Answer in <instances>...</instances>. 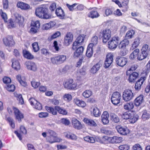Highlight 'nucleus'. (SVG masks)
<instances>
[{
	"instance_id": "58836bf2",
	"label": "nucleus",
	"mask_w": 150,
	"mask_h": 150,
	"mask_svg": "<svg viewBox=\"0 0 150 150\" xmlns=\"http://www.w3.org/2000/svg\"><path fill=\"white\" fill-rule=\"evenodd\" d=\"M110 117L112 122L116 123L119 122L120 120L119 117L115 114L111 113L110 115Z\"/></svg>"
},
{
	"instance_id": "864d4df0",
	"label": "nucleus",
	"mask_w": 150,
	"mask_h": 150,
	"mask_svg": "<svg viewBox=\"0 0 150 150\" xmlns=\"http://www.w3.org/2000/svg\"><path fill=\"white\" fill-rule=\"evenodd\" d=\"M91 95L92 92L90 90H86L83 93V96L86 98L89 97Z\"/></svg>"
},
{
	"instance_id": "9d476101",
	"label": "nucleus",
	"mask_w": 150,
	"mask_h": 150,
	"mask_svg": "<svg viewBox=\"0 0 150 150\" xmlns=\"http://www.w3.org/2000/svg\"><path fill=\"white\" fill-rule=\"evenodd\" d=\"M115 128L117 132L121 134L126 135L129 133V130L126 127L118 125L115 127Z\"/></svg>"
},
{
	"instance_id": "a19ab883",
	"label": "nucleus",
	"mask_w": 150,
	"mask_h": 150,
	"mask_svg": "<svg viewBox=\"0 0 150 150\" xmlns=\"http://www.w3.org/2000/svg\"><path fill=\"white\" fill-rule=\"evenodd\" d=\"M100 67V65L98 63L94 65L91 69V72L93 74H95L99 69Z\"/></svg>"
},
{
	"instance_id": "4468645a",
	"label": "nucleus",
	"mask_w": 150,
	"mask_h": 150,
	"mask_svg": "<svg viewBox=\"0 0 150 150\" xmlns=\"http://www.w3.org/2000/svg\"><path fill=\"white\" fill-rule=\"evenodd\" d=\"M103 42L105 43L111 37V31L110 29H105L103 32Z\"/></svg>"
},
{
	"instance_id": "338daca9",
	"label": "nucleus",
	"mask_w": 150,
	"mask_h": 150,
	"mask_svg": "<svg viewBox=\"0 0 150 150\" xmlns=\"http://www.w3.org/2000/svg\"><path fill=\"white\" fill-rule=\"evenodd\" d=\"M62 123L66 125H68L70 124L69 121L66 118H62L61 120Z\"/></svg>"
},
{
	"instance_id": "ddd939ff",
	"label": "nucleus",
	"mask_w": 150,
	"mask_h": 150,
	"mask_svg": "<svg viewBox=\"0 0 150 150\" xmlns=\"http://www.w3.org/2000/svg\"><path fill=\"white\" fill-rule=\"evenodd\" d=\"M31 28L30 32L33 33H36L40 27V23L38 21L33 22L31 24Z\"/></svg>"
},
{
	"instance_id": "20e7f679",
	"label": "nucleus",
	"mask_w": 150,
	"mask_h": 150,
	"mask_svg": "<svg viewBox=\"0 0 150 150\" xmlns=\"http://www.w3.org/2000/svg\"><path fill=\"white\" fill-rule=\"evenodd\" d=\"M35 13L37 16L43 19H49L51 17L46 10H36Z\"/></svg>"
},
{
	"instance_id": "a878e982",
	"label": "nucleus",
	"mask_w": 150,
	"mask_h": 150,
	"mask_svg": "<svg viewBox=\"0 0 150 150\" xmlns=\"http://www.w3.org/2000/svg\"><path fill=\"white\" fill-rule=\"evenodd\" d=\"M83 121L87 125L92 127H96L97 125L96 122L93 120L84 118Z\"/></svg>"
},
{
	"instance_id": "69168bd1",
	"label": "nucleus",
	"mask_w": 150,
	"mask_h": 150,
	"mask_svg": "<svg viewBox=\"0 0 150 150\" xmlns=\"http://www.w3.org/2000/svg\"><path fill=\"white\" fill-rule=\"evenodd\" d=\"M63 97L65 100L68 101L71 100L72 99L71 95L69 94H65L64 95Z\"/></svg>"
},
{
	"instance_id": "09e8293b",
	"label": "nucleus",
	"mask_w": 150,
	"mask_h": 150,
	"mask_svg": "<svg viewBox=\"0 0 150 150\" xmlns=\"http://www.w3.org/2000/svg\"><path fill=\"white\" fill-rule=\"evenodd\" d=\"M88 16L93 18L97 17L98 16V14L96 11H93L90 12Z\"/></svg>"
},
{
	"instance_id": "423d86ee",
	"label": "nucleus",
	"mask_w": 150,
	"mask_h": 150,
	"mask_svg": "<svg viewBox=\"0 0 150 150\" xmlns=\"http://www.w3.org/2000/svg\"><path fill=\"white\" fill-rule=\"evenodd\" d=\"M121 96L120 93L115 92L113 93L111 98L112 103L114 105H117L120 102Z\"/></svg>"
},
{
	"instance_id": "0e129e2a",
	"label": "nucleus",
	"mask_w": 150,
	"mask_h": 150,
	"mask_svg": "<svg viewBox=\"0 0 150 150\" xmlns=\"http://www.w3.org/2000/svg\"><path fill=\"white\" fill-rule=\"evenodd\" d=\"M8 28H15L16 26L14 24V23L13 21L11 19H10L8 21Z\"/></svg>"
},
{
	"instance_id": "5fc2aeb1",
	"label": "nucleus",
	"mask_w": 150,
	"mask_h": 150,
	"mask_svg": "<svg viewBox=\"0 0 150 150\" xmlns=\"http://www.w3.org/2000/svg\"><path fill=\"white\" fill-rule=\"evenodd\" d=\"M93 114L95 117H98L100 116L101 113L99 109L97 108L96 107L93 109Z\"/></svg>"
},
{
	"instance_id": "4be33fe9",
	"label": "nucleus",
	"mask_w": 150,
	"mask_h": 150,
	"mask_svg": "<svg viewBox=\"0 0 150 150\" xmlns=\"http://www.w3.org/2000/svg\"><path fill=\"white\" fill-rule=\"evenodd\" d=\"M113 55H107L106 56V59L104 63V67L105 68L109 67L112 62Z\"/></svg>"
},
{
	"instance_id": "0eeeda50",
	"label": "nucleus",
	"mask_w": 150,
	"mask_h": 150,
	"mask_svg": "<svg viewBox=\"0 0 150 150\" xmlns=\"http://www.w3.org/2000/svg\"><path fill=\"white\" fill-rule=\"evenodd\" d=\"M65 88L70 90H74L76 88L77 85L72 79H70L64 83Z\"/></svg>"
},
{
	"instance_id": "72a5a7b5",
	"label": "nucleus",
	"mask_w": 150,
	"mask_h": 150,
	"mask_svg": "<svg viewBox=\"0 0 150 150\" xmlns=\"http://www.w3.org/2000/svg\"><path fill=\"white\" fill-rule=\"evenodd\" d=\"M56 23L54 21H50V23L43 25V29L44 30H48L52 27H53L55 25Z\"/></svg>"
},
{
	"instance_id": "37998d69",
	"label": "nucleus",
	"mask_w": 150,
	"mask_h": 150,
	"mask_svg": "<svg viewBox=\"0 0 150 150\" xmlns=\"http://www.w3.org/2000/svg\"><path fill=\"white\" fill-rule=\"evenodd\" d=\"M75 103L78 106L82 107H84L86 105L85 102L79 99H76L75 100Z\"/></svg>"
},
{
	"instance_id": "f704fd0d",
	"label": "nucleus",
	"mask_w": 150,
	"mask_h": 150,
	"mask_svg": "<svg viewBox=\"0 0 150 150\" xmlns=\"http://www.w3.org/2000/svg\"><path fill=\"white\" fill-rule=\"evenodd\" d=\"M46 110L49 112L51 113L52 115H57V109L55 108L51 107H46L45 108Z\"/></svg>"
},
{
	"instance_id": "412c9836",
	"label": "nucleus",
	"mask_w": 150,
	"mask_h": 150,
	"mask_svg": "<svg viewBox=\"0 0 150 150\" xmlns=\"http://www.w3.org/2000/svg\"><path fill=\"white\" fill-rule=\"evenodd\" d=\"M109 115L108 112L106 111L104 112L101 116V121L103 124L106 125L109 123Z\"/></svg>"
},
{
	"instance_id": "7c9ffc66",
	"label": "nucleus",
	"mask_w": 150,
	"mask_h": 150,
	"mask_svg": "<svg viewBox=\"0 0 150 150\" xmlns=\"http://www.w3.org/2000/svg\"><path fill=\"white\" fill-rule=\"evenodd\" d=\"M143 101V96L140 95L137 97L134 100V104L136 106L140 105Z\"/></svg>"
},
{
	"instance_id": "c03bdc74",
	"label": "nucleus",
	"mask_w": 150,
	"mask_h": 150,
	"mask_svg": "<svg viewBox=\"0 0 150 150\" xmlns=\"http://www.w3.org/2000/svg\"><path fill=\"white\" fill-rule=\"evenodd\" d=\"M142 117L143 120H145L150 118V114L146 110H145L143 112Z\"/></svg>"
},
{
	"instance_id": "aec40b11",
	"label": "nucleus",
	"mask_w": 150,
	"mask_h": 150,
	"mask_svg": "<svg viewBox=\"0 0 150 150\" xmlns=\"http://www.w3.org/2000/svg\"><path fill=\"white\" fill-rule=\"evenodd\" d=\"M77 46L74 50L76 51L74 53V57H78L82 54L84 50V48L82 46Z\"/></svg>"
},
{
	"instance_id": "c756f323",
	"label": "nucleus",
	"mask_w": 150,
	"mask_h": 150,
	"mask_svg": "<svg viewBox=\"0 0 150 150\" xmlns=\"http://www.w3.org/2000/svg\"><path fill=\"white\" fill-rule=\"evenodd\" d=\"M93 54V48L92 44H89L87 47L86 53V56L89 57H91Z\"/></svg>"
},
{
	"instance_id": "bf43d9fd",
	"label": "nucleus",
	"mask_w": 150,
	"mask_h": 150,
	"mask_svg": "<svg viewBox=\"0 0 150 150\" xmlns=\"http://www.w3.org/2000/svg\"><path fill=\"white\" fill-rule=\"evenodd\" d=\"M6 88L8 91L13 92L14 91L15 87L14 85L8 84L6 87Z\"/></svg>"
},
{
	"instance_id": "2eb2a0df",
	"label": "nucleus",
	"mask_w": 150,
	"mask_h": 150,
	"mask_svg": "<svg viewBox=\"0 0 150 150\" xmlns=\"http://www.w3.org/2000/svg\"><path fill=\"white\" fill-rule=\"evenodd\" d=\"M84 39V37L81 36H79L76 39V41L74 42L72 45V49L73 50H75L76 48V46L81 45Z\"/></svg>"
},
{
	"instance_id": "2f4dec72",
	"label": "nucleus",
	"mask_w": 150,
	"mask_h": 150,
	"mask_svg": "<svg viewBox=\"0 0 150 150\" xmlns=\"http://www.w3.org/2000/svg\"><path fill=\"white\" fill-rule=\"evenodd\" d=\"M12 66L13 68L16 70H19L20 69V64L18 60L13 59L12 60Z\"/></svg>"
},
{
	"instance_id": "603ef678",
	"label": "nucleus",
	"mask_w": 150,
	"mask_h": 150,
	"mask_svg": "<svg viewBox=\"0 0 150 150\" xmlns=\"http://www.w3.org/2000/svg\"><path fill=\"white\" fill-rule=\"evenodd\" d=\"M100 132L107 135L111 134H112L111 131L106 129L104 127L100 128Z\"/></svg>"
},
{
	"instance_id": "de8ad7c7",
	"label": "nucleus",
	"mask_w": 150,
	"mask_h": 150,
	"mask_svg": "<svg viewBox=\"0 0 150 150\" xmlns=\"http://www.w3.org/2000/svg\"><path fill=\"white\" fill-rule=\"evenodd\" d=\"M47 141L52 144L57 142L56 138V136H55L47 137Z\"/></svg>"
},
{
	"instance_id": "a211bd4d",
	"label": "nucleus",
	"mask_w": 150,
	"mask_h": 150,
	"mask_svg": "<svg viewBox=\"0 0 150 150\" xmlns=\"http://www.w3.org/2000/svg\"><path fill=\"white\" fill-rule=\"evenodd\" d=\"M73 40V35L72 33H68L64 38V43L66 46L69 45Z\"/></svg>"
},
{
	"instance_id": "393cba45",
	"label": "nucleus",
	"mask_w": 150,
	"mask_h": 150,
	"mask_svg": "<svg viewBox=\"0 0 150 150\" xmlns=\"http://www.w3.org/2000/svg\"><path fill=\"white\" fill-rule=\"evenodd\" d=\"M129 43V40L125 39L121 41L118 45V48L120 49H125L126 48V46L128 45Z\"/></svg>"
},
{
	"instance_id": "c9c22d12",
	"label": "nucleus",
	"mask_w": 150,
	"mask_h": 150,
	"mask_svg": "<svg viewBox=\"0 0 150 150\" xmlns=\"http://www.w3.org/2000/svg\"><path fill=\"white\" fill-rule=\"evenodd\" d=\"M150 49L149 48V46L147 44H145L142 47L141 50L142 52L148 55Z\"/></svg>"
},
{
	"instance_id": "6e6d98bb",
	"label": "nucleus",
	"mask_w": 150,
	"mask_h": 150,
	"mask_svg": "<svg viewBox=\"0 0 150 150\" xmlns=\"http://www.w3.org/2000/svg\"><path fill=\"white\" fill-rule=\"evenodd\" d=\"M147 56V55L141 52V53L138 55L137 59L139 60H142L145 59Z\"/></svg>"
},
{
	"instance_id": "9b49d317",
	"label": "nucleus",
	"mask_w": 150,
	"mask_h": 150,
	"mask_svg": "<svg viewBox=\"0 0 150 150\" xmlns=\"http://www.w3.org/2000/svg\"><path fill=\"white\" fill-rule=\"evenodd\" d=\"M146 79L145 76L142 77L136 82L134 88L136 91H139L141 88L142 85Z\"/></svg>"
},
{
	"instance_id": "b1692460",
	"label": "nucleus",
	"mask_w": 150,
	"mask_h": 150,
	"mask_svg": "<svg viewBox=\"0 0 150 150\" xmlns=\"http://www.w3.org/2000/svg\"><path fill=\"white\" fill-rule=\"evenodd\" d=\"M17 7L21 9H28L30 8L29 5L25 3L18 1L17 4Z\"/></svg>"
},
{
	"instance_id": "3c124183",
	"label": "nucleus",
	"mask_w": 150,
	"mask_h": 150,
	"mask_svg": "<svg viewBox=\"0 0 150 150\" xmlns=\"http://www.w3.org/2000/svg\"><path fill=\"white\" fill-rule=\"evenodd\" d=\"M83 138L85 141L90 143H94L95 142V139L92 137L88 136L84 137Z\"/></svg>"
},
{
	"instance_id": "473e14b6",
	"label": "nucleus",
	"mask_w": 150,
	"mask_h": 150,
	"mask_svg": "<svg viewBox=\"0 0 150 150\" xmlns=\"http://www.w3.org/2000/svg\"><path fill=\"white\" fill-rule=\"evenodd\" d=\"M64 134L65 137L68 139L72 140H76L77 139L76 136L70 132H66Z\"/></svg>"
},
{
	"instance_id": "c85d7f7f",
	"label": "nucleus",
	"mask_w": 150,
	"mask_h": 150,
	"mask_svg": "<svg viewBox=\"0 0 150 150\" xmlns=\"http://www.w3.org/2000/svg\"><path fill=\"white\" fill-rule=\"evenodd\" d=\"M122 138L121 137L113 136L110 138L109 140L110 142L112 143H120L122 141Z\"/></svg>"
},
{
	"instance_id": "a18cd8bd",
	"label": "nucleus",
	"mask_w": 150,
	"mask_h": 150,
	"mask_svg": "<svg viewBox=\"0 0 150 150\" xmlns=\"http://www.w3.org/2000/svg\"><path fill=\"white\" fill-rule=\"evenodd\" d=\"M139 52L138 49H137L134 50L130 54L129 57L131 59H134L137 57Z\"/></svg>"
},
{
	"instance_id": "79ce46f5",
	"label": "nucleus",
	"mask_w": 150,
	"mask_h": 150,
	"mask_svg": "<svg viewBox=\"0 0 150 150\" xmlns=\"http://www.w3.org/2000/svg\"><path fill=\"white\" fill-rule=\"evenodd\" d=\"M134 34V31L133 30L128 31L126 35L125 39H127L132 38L133 37Z\"/></svg>"
},
{
	"instance_id": "cd10ccee",
	"label": "nucleus",
	"mask_w": 150,
	"mask_h": 150,
	"mask_svg": "<svg viewBox=\"0 0 150 150\" xmlns=\"http://www.w3.org/2000/svg\"><path fill=\"white\" fill-rule=\"evenodd\" d=\"M86 69L83 67L81 69L77 70V79L79 80L80 78L83 77L86 74Z\"/></svg>"
},
{
	"instance_id": "e433bc0d",
	"label": "nucleus",
	"mask_w": 150,
	"mask_h": 150,
	"mask_svg": "<svg viewBox=\"0 0 150 150\" xmlns=\"http://www.w3.org/2000/svg\"><path fill=\"white\" fill-rule=\"evenodd\" d=\"M23 54L24 57L28 59H32L34 58L33 56L26 50H23Z\"/></svg>"
},
{
	"instance_id": "f03ea898",
	"label": "nucleus",
	"mask_w": 150,
	"mask_h": 150,
	"mask_svg": "<svg viewBox=\"0 0 150 150\" xmlns=\"http://www.w3.org/2000/svg\"><path fill=\"white\" fill-rule=\"evenodd\" d=\"M66 56L64 55H60L52 57L51 61L54 64H59L64 63L66 59Z\"/></svg>"
},
{
	"instance_id": "6ab92c4d",
	"label": "nucleus",
	"mask_w": 150,
	"mask_h": 150,
	"mask_svg": "<svg viewBox=\"0 0 150 150\" xmlns=\"http://www.w3.org/2000/svg\"><path fill=\"white\" fill-rule=\"evenodd\" d=\"M13 109L16 118L18 120L19 122H21V119L24 117L23 114L17 108H13Z\"/></svg>"
},
{
	"instance_id": "774afa93",
	"label": "nucleus",
	"mask_w": 150,
	"mask_h": 150,
	"mask_svg": "<svg viewBox=\"0 0 150 150\" xmlns=\"http://www.w3.org/2000/svg\"><path fill=\"white\" fill-rule=\"evenodd\" d=\"M129 148V146L127 145H122L119 147V149L120 150H128Z\"/></svg>"
},
{
	"instance_id": "4c0bfd02",
	"label": "nucleus",
	"mask_w": 150,
	"mask_h": 150,
	"mask_svg": "<svg viewBox=\"0 0 150 150\" xmlns=\"http://www.w3.org/2000/svg\"><path fill=\"white\" fill-rule=\"evenodd\" d=\"M55 108L57 109V112L60 114L65 115L67 113V112L66 110L61 108L59 106H55Z\"/></svg>"
},
{
	"instance_id": "dca6fc26",
	"label": "nucleus",
	"mask_w": 150,
	"mask_h": 150,
	"mask_svg": "<svg viewBox=\"0 0 150 150\" xmlns=\"http://www.w3.org/2000/svg\"><path fill=\"white\" fill-rule=\"evenodd\" d=\"M127 62V59L123 57H118L116 60V64L121 67L125 65Z\"/></svg>"
},
{
	"instance_id": "5701e85b",
	"label": "nucleus",
	"mask_w": 150,
	"mask_h": 150,
	"mask_svg": "<svg viewBox=\"0 0 150 150\" xmlns=\"http://www.w3.org/2000/svg\"><path fill=\"white\" fill-rule=\"evenodd\" d=\"M72 122L74 127L77 129H80L82 127L81 122L75 118H73L72 120Z\"/></svg>"
},
{
	"instance_id": "e2e57ef3",
	"label": "nucleus",
	"mask_w": 150,
	"mask_h": 150,
	"mask_svg": "<svg viewBox=\"0 0 150 150\" xmlns=\"http://www.w3.org/2000/svg\"><path fill=\"white\" fill-rule=\"evenodd\" d=\"M40 83L39 82H36L35 80H33L31 82V84L32 86L35 88H38L40 85Z\"/></svg>"
},
{
	"instance_id": "f3484780",
	"label": "nucleus",
	"mask_w": 150,
	"mask_h": 150,
	"mask_svg": "<svg viewBox=\"0 0 150 150\" xmlns=\"http://www.w3.org/2000/svg\"><path fill=\"white\" fill-rule=\"evenodd\" d=\"M27 69L29 70L36 71L37 70V67L36 64L32 62H26L25 64Z\"/></svg>"
},
{
	"instance_id": "6e6552de",
	"label": "nucleus",
	"mask_w": 150,
	"mask_h": 150,
	"mask_svg": "<svg viewBox=\"0 0 150 150\" xmlns=\"http://www.w3.org/2000/svg\"><path fill=\"white\" fill-rule=\"evenodd\" d=\"M4 45L6 46H12L15 44L12 36L8 35L3 39Z\"/></svg>"
},
{
	"instance_id": "680f3d73",
	"label": "nucleus",
	"mask_w": 150,
	"mask_h": 150,
	"mask_svg": "<svg viewBox=\"0 0 150 150\" xmlns=\"http://www.w3.org/2000/svg\"><path fill=\"white\" fill-rule=\"evenodd\" d=\"M129 2V0H123L122 1L121 7H123L126 9H127L128 8Z\"/></svg>"
},
{
	"instance_id": "1a4fd4ad",
	"label": "nucleus",
	"mask_w": 150,
	"mask_h": 150,
	"mask_svg": "<svg viewBox=\"0 0 150 150\" xmlns=\"http://www.w3.org/2000/svg\"><path fill=\"white\" fill-rule=\"evenodd\" d=\"M126 76H129L128 80L129 83H134L135 80L139 76V74L136 72H134L132 73H130L129 71H127L126 72Z\"/></svg>"
},
{
	"instance_id": "13d9d810",
	"label": "nucleus",
	"mask_w": 150,
	"mask_h": 150,
	"mask_svg": "<svg viewBox=\"0 0 150 150\" xmlns=\"http://www.w3.org/2000/svg\"><path fill=\"white\" fill-rule=\"evenodd\" d=\"M150 71V60L149 61L145 67L144 70V73L146 74H148Z\"/></svg>"
},
{
	"instance_id": "ea45409f",
	"label": "nucleus",
	"mask_w": 150,
	"mask_h": 150,
	"mask_svg": "<svg viewBox=\"0 0 150 150\" xmlns=\"http://www.w3.org/2000/svg\"><path fill=\"white\" fill-rule=\"evenodd\" d=\"M140 43V40L139 38H135L132 44L131 49H133L136 48L139 46Z\"/></svg>"
},
{
	"instance_id": "8fccbe9b",
	"label": "nucleus",
	"mask_w": 150,
	"mask_h": 150,
	"mask_svg": "<svg viewBox=\"0 0 150 150\" xmlns=\"http://www.w3.org/2000/svg\"><path fill=\"white\" fill-rule=\"evenodd\" d=\"M134 105L133 103L132 102L130 103H127L124 105V108L126 110H130L133 109L134 108Z\"/></svg>"
},
{
	"instance_id": "7ed1b4c3",
	"label": "nucleus",
	"mask_w": 150,
	"mask_h": 150,
	"mask_svg": "<svg viewBox=\"0 0 150 150\" xmlns=\"http://www.w3.org/2000/svg\"><path fill=\"white\" fill-rule=\"evenodd\" d=\"M120 40L118 37H114L109 41L108 43V47L111 49H115L116 48Z\"/></svg>"
},
{
	"instance_id": "4d7b16f0",
	"label": "nucleus",
	"mask_w": 150,
	"mask_h": 150,
	"mask_svg": "<svg viewBox=\"0 0 150 150\" xmlns=\"http://www.w3.org/2000/svg\"><path fill=\"white\" fill-rule=\"evenodd\" d=\"M91 43L90 44H92V46L94 45H96L98 43V38L97 36L95 35L93 36L91 39Z\"/></svg>"
},
{
	"instance_id": "39448f33",
	"label": "nucleus",
	"mask_w": 150,
	"mask_h": 150,
	"mask_svg": "<svg viewBox=\"0 0 150 150\" xmlns=\"http://www.w3.org/2000/svg\"><path fill=\"white\" fill-rule=\"evenodd\" d=\"M122 96L123 100L127 102L132 99L134 95L131 90L126 89L123 92Z\"/></svg>"
},
{
	"instance_id": "f257e3e1",
	"label": "nucleus",
	"mask_w": 150,
	"mask_h": 150,
	"mask_svg": "<svg viewBox=\"0 0 150 150\" xmlns=\"http://www.w3.org/2000/svg\"><path fill=\"white\" fill-rule=\"evenodd\" d=\"M122 117L124 119H129L130 122L132 123H135L138 120V116L129 111L123 112L121 115Z\"/></svg>"
},
{
	"instance_id": "bb28decb",
	"label": "nucleus",
	"mask_w": 150,
	"mask_h": 150,
	"mask_svg": "<svg viewBox=\"0 0 150 150\" xmlns=\"http://www.w3.org/2000/svg\"><path fill=\"white\" fill-rule=\"evenodd\" d=\"M14 15L16 18V22L18 23L19 24H22L23 23L24 18L22 16L17 13H15Z\"/></svg>"
},
{
	"instance_id": "052dcab7",
	"label": "nucleus",
	"mask_w": 150,
	"mask_h": 150,
	"mask_svg": "<svg viewBox=\"0 0 150 150\" xmlns=\"http://www.w3.org/2000/svg\"><path fill=\"white\" fill-rule=\"evenodd\" d=\"M32 45L33 50L35 52H37L39 50V48L38 42H34L33 43Z\"/></svg>"
},
{
	"instance_id": "f8f14e48",
	"label": "nucleus",
	"mask_w": 150,
	"mask_h": 150,
	"mask_svg": "<svg viewBox=\"0 0 150 150\" xmlns=\"http://www.w3.org/2000/svg\"><path fill=\"white\" fill-rule=\"evenodd\" d=\"M29 101L31 105L33 106L35 108L38 110H41L42 108V105L39 102H38L34 98H30L29 100Z\"/></svg>"
},
{
	"instance_id": "49530a36",
	"label": "nucleus",
	"mask_w": 150,
	"mask_h": 150,
	"mask_svg": "<svg viewBox=\"0 0 150 150\" xmlns=\"http://www.w3.org/2000/svg\"><path fill=\"white\" fill-rule=\"evenodd\" d=\"M55 13L58 16L62 18H64L65 16L63 10H55Z\"/></svg>"
}]
</instances>
